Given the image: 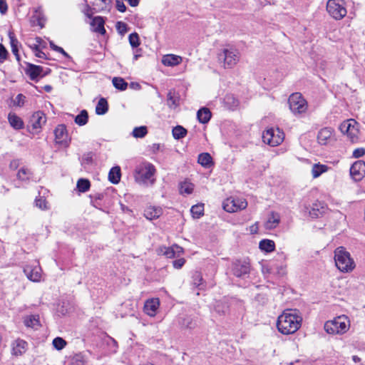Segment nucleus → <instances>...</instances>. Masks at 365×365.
Returning <instances> with one entry per match:
<instances>
[{"instance_id":"423d86ee","label":"nucleus","mask_w":365,"mask_h":365,"mask_svg":"<svg viewBox=\"0 0 365 365\" xmlns=\"http://www.w3.org/2000/svg\"><path fill=\"white\" fill-rule=\"evenodd\" d=\"M288 103L289 110L292 113L302 114L307 110V102L301 93H292L288 98Z\"/></svg>"},{"instance_id":"680f3d73","label":"nucleus","mask_w":365,"mask_h":365,"mask_svg":"<svg viewBox=\"0 0 365 365\" xmlns=\"http://www.w3.org/2000/svg\"><path fill=\"white\" fill-rule=\"evenodd\" d=\"M116 8L120 12H125L126 6L124 3L121 1H116Z\"/></svg>"},{"instance_id":"7ed1b4c3","label":"nucleus","mask_w":365,"mask_h":365,"mask_svg":"<svg viewBox=\"0 0 365 365\" xmlns=\"http://www.w3.org/2000/svg\"><path fill=\"white\" fill-rule=\"evenodd\" d=\"M217 58L223 68L232 69L239 63L240 52L233 46H227L220 50Z\"/></svg>"},{"instance_id":"f257e3e1","label":"nucleus","mask_w":365,"mask_h":365,"mask_svg":"<svg viewBox=\"0 0 365 365\" xmlns=\"http://www.w3.org/2000/svg\"><path fill=\"white\" fill-rule=\"evenodd\" d=\"M302 316L296 309H285L277 318V330L284 335L292 334L302 326Z\"/></svg>"},{"instance_id":"a18cd8bd","label":"nucleus","mask_w":365,"mask_h":365,"mask_svg":"<svg viewBox=\"0 0 365 365\" xmlns=\"http://www.w3.org/2000/svg\"><path fill=\"white\" fill-rule=\"evenodd\" d=\"M129 43L133 48H136L140 45L139 36L137 33L134 32L129 35Z\"/></svg>"},{"instance_id":"cd10ccee","label":"nucleus","mask_w":365,"mask_h":365,"mask_svg":"<svg viewBox=\"0 0 365 365\" xmlns=\"http://www.w3.org/2000/svg\"><path fill=\"white\" fill-rule=\"evenodd\" d=\"M224 106L229 110L234 111L238 107L239 101L232 94H227L224 98Z\"/></svg>"},{"instance_id":"bf43d9fd","label":"nucleus","mask_w":365,"mask_h":365,"mask_svg":"<svg viewBox=\"0 0 365 365\" xmlns=\"http://www.w3.org/2000/svg\"><path fill=\"white\" fill-rule=\"evenodd\" d=\"M8 11V4L6 0H0V13L5 14Z\"/></svg>"},{"instance_id":"603ef678","label":"nucleus","mask_w":365,"mask_h":365,"mask_svg":"<svg viewBox=\"0 0 365 365\" xmlns=\"http://www.w3.org/2000/svg\"><path fill=\"white\" fill-rule=\"evenodd\" d=\"M86 361L84 357L81 354H76L73 358V364L74 365H83Z\"/></svg>"},{"instance_id":"4c0bfd02","label":"nucleus","mask_w":365,"mask_h":365,"mask_svg":"<svg viewBox=\"0 0 365 365\" xmlns=\"http://www.w3.org/2000/svg\"><path fill=\"white\" fill-rule=\"evenodd\" d=\"M173 135L175 139L179 140L184 138L187 134V130L181 125H177L173 129Z\"/></svg>"},{"instance_id":"9d476101","label":"nucleus","mask_w":365,"mask_h":365,"mask_svg":"<svg viewBox=\"0 0 365 365\" xmlns=\"http://www.w3.org/2000/svg\"><path fill=\"white\" fill-rule=\"evenodd\" d=\"M247 206V202L244 198L230 197L222 202L223 209L227 212H235L245 210Z\"/></svg>"},{"instance_id":"6ab92c4d","label":"nucleus","mask_w":365,"mask_h":365,"mask_svg":"<svg viewBox=\"0 0 365 365\" xmlns=\"http://www.w3.org/2000/svg\"><path fill=\"white\" fill-rule=\"evenodd\" d=\"M45 122L46 118L41 115H30L27 127L29 130H32L33 132L36 133L41 128L42 123Z\"/></svg>"},{"instance_id":"49530a36","label":"nucleus","mask_w":365,"mask_h":365,"mask_svg":"<svg viewBox=\"0 0 365 365\" xmlns=\"http://www.w3.org/2000/svg\"><path fill=\"white\" fill-rule=\"evenodd\" d=\"M53 345L57 350H61L66 346V341L61 337H56L53 340Z\"/></svg>"},{"instance_id":"39448f33","label":"nucleus","mask_w":365,"mask_h":365,"mask_svg":"<svg viewBox=\"0 0 365 365\" xmlns=\"http://www.w3.org/2000/svg\"><path fill=\"white\" fill-rule=\"evenodd\" d=\"M334 262L337 269L344 273L351 272L355 268V262L350 253L343 247L334 250Z\"/></svg>"},{"instance_id":"a211bd4d","label":"nucleus","mask_w":365,"mask_h":365,"mask_svg":"<svg viewBox=\"0 0 365 365\" xmlns=\"http://www.w3.org/2000/svg\"><path fill=\"white\" fill-rule=\"evenodd\" d=\"M178 324L182 329H193L197 327L196 318L191 315H183L178 318Z\"/></svg>"},{"instance_id":"69168bd1","label":"nucleus","mask_w":365,"mask_h":365,"mask_svg":"<svg viewBox=\"0 0 365 365\" xmlns=\"http://www.w3.org/2000/svg\"><path fill=\"white\" fill-rule=\"evenodd\" d=\"M34 54L38 58H46V54L40 49L37 50V51H36Z\"/></svg>"},{"instance_id":"4468645a","label":"nucleus","mask_w":365,"mask_h":365,"mask_svg":"<svg viewBox=\"0 0 365 365\" xmlns=\"http://www.w3.org/2000/svg\"><path fill=\"white\" fill-rule=\"evenodd\" d=\"M24 272L27 278L34 282H39L41 279V268L39 265H26Z\"/></svg>"},{"instance_id":"8fccbe9b","label":"nucleus","mask_w":365,"mask_h":365,"mask_svg":"<svg viewBox=\"0 0 365 365\" xmlns=\"http://www.w3.org/2000/svg\"><path fill=\"white\" fill-rule=\"evenodd\" d=\"M88 115H76L74 121L79 125H84L88 123Z\"/></svg>"},{"instance_id":"338daca9","label":"nucleus","mask_w":365,"mask_h":365,"mask_svg":"<svg viewBox=\"0 0 365 365\" xmlns=\"http://www.w3.org/2000/svg\"><path fill=\"white\" fill-rule=\"evenodd\" d=\"M19 163L18 160H12L10 163V168L12 169H16L19 166Z\"/></svg>"},{"instance_id":"a19ab883","label":"nucleus","mask_w":365,"mask_h":365,"mask_svg":"<svg viewBox=\"0 0 365 365\" xmlns=\"http://www.w3.org/2000/svg\"><path fill=\"white\" fill-rule=\"evenodd\" d=\"M108 111V103L106 99L101 98L99 100L96 107V114H104Z\"/></svg>"},{"instance_id":"e433bc0d","label":"nucleus","mask_w":365,"mask_h":365,"mask_svg":"<svg viewBox=\"0 0 365 365\" xmlns=\"http://www.w3.org/2000/svg\"><path fill=\"white\" fill-rule=\"evenodd\" d=\"M24 324L28 327L36 328L39 325L38 316H28L24 319Z\"/></svg>"},{"instance_id":"2f4dec72","label":"nucleus","mask_w":365,"mask_h":365,"mask_svg":"<svg viewBox=\"0 0 365 365\" xmlns=\"http://www.w3.org/2000/svg\"><path fill=\"white\" fill-rule=\"evenodd\" d=\"M324 207L319 204H314L309 210V215L312 218H318L324 212Z\"/></svg>"},{"instance_id":"ea45409f","label":"nucleus","mask_w":365,"mask_h":365,"mask_svg":"<svg viewBox=\"0 0 365 365\" xmlns=\"http://www.w3.org/2000/svg\"><path fill=\"white\" fill-rule=\"evenodd\" d=\"M110 4V0H95L93 6L98 11L106 10Z\"/></svg>"},{"instance_id":"58836bf2","label":"nucleus","mask_w":365,"mask_h":365,"mask_svg":"<svg viewBox=\"0 0 365 365\" xmlns=\"http://www.w3.org/2000/svg\"><path fill=\"white\" fill-rule=\"evenodd\" d=\"M112 82L114 87L120 91H125L128 87V83L120 77L113 78Z\"/></svg>"},{"instance_id":"9b49d317","label":"nucleus","mask_w":365,"mask_h":365,"mask_svg":"<svg viewBox=\"0 0 365 365\" xmlns=\"http://www.w3.org/2000/svg\"><path fill=\"white\" fill-rule=\"evenodd\" d=\"M336 141V135L331 128H322L317 134V142L321 145L331 146Z\"/></svg>"},{"instance_id":"7c9ffc66","label":"nucleus","mask_w":365,"mask_h":365,"mask_svg":"<svg viewBox=\"0 0 365 365\" xmlns=\"http://www.w3.org/2000/svg\"><path fill=\"white\" fill-rule=\"evenodd\" d=\"M9 37L10 39V44L11 48L12 53L15 55L16 59L19 61V41L15 38L14 34L11 32L9 34Z\"/></svg>"},{"instance_id":"ddd939ff","label":"nucleus","mask_w":365,"mask_h":365,"mask_svg":"<svg viewBox=\"0 0 365 365\" xmlns=\"http://www.w3.org/2000/svg\"><path fill=\"white\" fill-rule=\"evenodd\" d=\"M350 175L355 181L361 180L365 175V162L357 160L350 168Z\"/></svg>"},{"instance_id":"2eb2a0df","label":"nucleus","mask_w":365,"mask_h":365,"mask_svg":"<svg viewBox=\"0 0 365 365\" xmlns=\"http://www.w3.org/2000/svg\"><path fill=\"white\" fill-rule=\"evenodd\" d=\"M250 262L247 259L237 260L233 264L232 272L237 277L247 274L250 272Z\"/></svg>"},{"instance_id":"79ce46f5","label":"nucleus","mask_w":365,"mask_h":365,"mask_svg":"<svg viewBox=\"0 0 365 365\" xmlns=\"http://www.w3.org/2000/svg\"><path fill=\"white\" fill-rule=\"evenodd\" d=\"M91 184L87 179H79L77 182V188L81 192L88 191L90 188Z\"/></svg>"},{"instance_id":"20e7f679","label":"nucleus","mask_w":365,"mask_h":365,"mask_svg":"<svg viewBox=\"0 0 365 365\" xmlns=\"http://www.w3.org/2000/svg\"><path fill=\"white\" fill-rule=\"evenodd\" d=\"M351 326L349 317L344 314L336 317L332 320L327 321L324 326V330L329 334L342 335L346 333Z\"/></svg>"},{"instance_id":"052dcab7","label":"nucleus","mask_w":365,"mask_h":365,"mask_svg":"<svg viewBox=\"0 0 365 365\" xmlns=\"http://www.w3.org/2000/svg\"><path fill=\"white\" fill-rule=\"evenodd\" d=\"M212 115H197V120L203 124L208 123L210 120Z\"/></svg>"},{"instance_id":"f3484780","label":"nucleus","mask_w":365,"mask_h":365,"mask_svg":"<svg viewBox=\"0 0 365 365\" xmlns=\"http://www.w3.org/2000/svg\"><path fill=\"white\" fill-rule=\"evenodd\" d=\"M160 307V300L158 298H151L145 301L143 311L150 316L155 317Z\"/></svg>"},{"instance_id":"864d4df0","label":"nucleus","mask_w":365,"mask_h":365,"mask_svg":"<svg viewBox=\"0 0 365 365\" xmlns=\"http://www.w3.org/2000/svg\"><path fill=\"white\" fill-rule=\"evenodd\" d=\"M365 155V148H356L352 153V156L354 158H359Z\"/></svg>"},{"instance_id":"dca6fc26","label":"nucleus","mask_w":365,"mask_h":365,"mask_svg":"<svg viewBox=\"0 0 365 365\" xmlns=\"http://www.w3.org/2000/svg\"><path fill=\"white\" fill-rule=\"evenodd\" d=\"M27 349V342L21 339H17L11 344V354L15 356H21L26 351Z\"/></svg>"},{"instance_id":"f704fd0d","label":"nucleus","mask_w":365,"mask_h":365,"mask_svg":"<svg viewBox=\"0 0 365 365\" xmlns=\"http://www.w3.org/2000/svg\"><path fill=\"white\" fill-rule=\"evenodd\" d=\"M194 185L190 182L185 181L180 185V192L181 195H190L192 192Z\"/></svg>"},{"instance_id":"37998d69","label":"nucleus","mask_w":365,"mask_h":365,"mask_svg":"<svg viewBox=\"0 0 365 365\" xmlns=\"http://www.w3.org/2000/svg\"><path fill=\"white\" fill-rule=\"evenodd\" d=\"M148 133L147 127L146 126H140V127H135L133 132L132 135L134 138H143Z\"/></svg>"},{"instance_id":"6e6552de","label":"nucleus","mask_w":365,"mask_h":365,"mask_svg":"<svg viewBox=\"0 0 365 365\" xmlns=\"http://www.w3.org/2000/svg\"><path fill=\"white\" fill-rule=\"evenodd\" d=\"M327 10L329 15L336 20L343 19L347 13L344 0H329Z\"/></svg>"},{"instance_id":"774afa93","label":"nucleus","mask_w":365,"mask_h":365,"mask_svg":"<svg viewBox=\"0 0 365 365\" xmlns=\"http://www.w3.org/2000/svg\"><path fill=\"white\" fill-rule=\"evenodd\" d=\"M29 46L30 48L34 51V52L35 53L36 51H37V50H39V46L38 44H36V43H30L29 44Z\"/></svg>"},{"instance_id":"4be33fe9","label":"nucleus","mask_w":365,"mask_h":365,"mask_svg":"<svg viewBox=\"0 0 365 365\" xmlns=\"http://www.w3.org/2000/svg\"><path fill=\"white\" fill-rule=\"evenodd\" d=\"M161 251L163 252V255L166 256L168 258H174L179 257L184 252L183 248L177 245H174L169 247H163V249H161Z\"/></svg>"},{"instance_id":"3c124183","label":"nucleus","mask_w":365,"mask_h":365,"mask_svg":"<svg viewBox=\"0 0 365 365\" xmlns=\"http://www.w3.org/2000/svg\"><path fill=\"white\" fill-rule=\"evenodd\" d=\"M116 29L119 34L121 35L125 34L128 31V28L126 24L118 21L116 24Z\"/></svg>"},{"instance_id":"5fc2aeb1","label":"nucleus","mask_w":365,"mask_h":365,"mask_svg":"<svg viewBox=\"0 0 365 365\" xmlns=\"http://www.w3.org/2000/svg\"><path fill=\"white\" fill-rule=\"evenodd\" d=\"M50 46L53 50L62 53L66 57H68V53L63 50V48L55 45L52 41L50 42Z\"/></svg>"},{"instance_id":"0eeeda50","label":"nucleus","mask_w":365,"mask_h":365,"mask_svg":"<svg viewBox=\"0 0 365 365\" xmlns=\"http://www.w3.org/2000/svg\"><path fill=\"white\" fill-rule=\"evenodd\" d=\"M284 139V133L278 128H269L265 130L262 134V140L264 143L270 146H277L281 144Z\"/></svg>"},{"instance_id":"c03bdc74","label":"nucleus","mask_w":365,"mask_h":365,"mask_svg":"<svg viewBox=\"0 0 365 365\" xmlns=\"http://www.w3.org/2000/svg\"><path fill=\"white\" fill-rule=\"evenodd\" d=\"M31 175V171L26 168H21L17 173L18 179L22 181L28 180L30 178Z\"/></svg>"},{"instance_id":"b1692460","label":"nucleus","mask_w":365,"mask_h":365,"mask_svg":"<svg viewBox=\"0 0 365 365\" xmlns=\"http://www.w3.org/2000/svg\"><path fill=\"white\" fill-rule=\"evenodd\" d=\"M180 97L178 92L173 89L167 95V104L171 108H175L180 105Z\"/></svg>"},{"instance_id":"bb28decb","label":"nucleus","mask_w":365,"mask_h":365,"mask_svg":"<svg viewBox=\"0 0 365 365\" xmlns=\"http://www.w3.org/2000/svg\"><path fill=\"white\" fill-rule=\"evenodd\" d=\"M42 72L43 68L41 66L33 64H29L26 71L27 75L31 80H36L38 77L43 76Z\"/></svg>"},{"instance_id":"09e8293b","label":"nucleus","mask_w":365,"mask_h":365,"mask_svg":"<svg viewBox=\"0 0 365 365\" xmlns=\"http://www.w3.org/2000/svg\"><path fill=\"white\" fill-rule=\"evenodd\" d=\"M202 277L200 272H195L192 275V283L195 286L199 287L202 284Z\"/></svg>"},{"instance_id":"a878e982","label":"nucleus","mask_w":365,"mask_h":365,"mask_svg":"<svg viewBox=\"0 0 365 365\" xmlns=\"http://www.w3.org/2000/svg\"><path fill=\"white\" fill-rule=\"evenodd\" d=\"M104 24L105 21L102 17L96 16L93 19L91 25L92 26V29L93 31L99 33L101 34H104L106 33Z\"/></svg>"},{"instance_id":"e2e57ef3","label":"nucleus","mask_w":365,"mask_h":365,"mask_svg":"<svg viewBox=\"0 0 365 365\" xmlns=\"http://www.w3.org/2000/svg\"><path fill=\"white\" fill-rule=\"evenodd\" d=\"M258 229H259L258 222H256L250 227V232L252 234H255L258 232Z\"/></svg>"},{"instance_id":"473e14b6","label":"nucleus","mask_w":365,"mask_h":365,"mask_svg":"<svg viewBox=\"0 0 365 365\" xmlns=\"http://www.w3.org/2000/svg\"><path fill=\"white\" fill-rule=\"evenodd\" d=\"M190 212L193 218H200L204 214V205L197 204L193 205L190 209Z\"/></svg>"},{"instance_id":"1a4fd4ad","label":"nucleus","mask_w":365,"mask_h":365,"mask_svg":"<svg viewBox=\"0 0 365 365\" xmlns=\"http://www.w3.org/2000/svg\"><path fill=\"white\" fill-rule=\"evenodd\" d=\"M339 130L343 134H346L351 142H355L359 138L358 123L354 119H348L339 125Z\"/></svg>"},{"instance_id":"6e6d98bb","label":"nucleus","mask_w":365,"mask_h":365,"mask_svg":"<svg viewBox=\"0 0 365 365\" xmlns=\"http://www.w3.org/2000/svg\"><path fill=\"white\" fill-rule=\"evenodd\" d=\"M24 100H25V96L22 94H19L16 96V97L14 100V103L15 105H16L18 106H21L24 105Z\"/></svg>"},{"instance_id":"f8f14e48","label":"nucleus","mask_w":365,"mask_h":365,"mask_svg":"<svg viewBox=\"0 0 365 365\" xmlns=\"http://www.w3.org/2000/svg\"><path fill=\"white\" fill-rule=\"evenodd\" d=\"M54 135L56 144L63 148L69 145L70 139L65 125H58L54 130Z\"/></svg>"},{"instance_id":"c756f323","label":"nucleus","mask_w":365,"mask_h":365,"mask_svg":"<svg viewBox=\"0 0 365 365\" xmlns=\"http://www.w3.org/2000/svg\"><path fill=\"white\" fill-rule=\"evenodd\" d=\"M259 247L261 250L266 252H273L275 249V244L273 240H262L259 242Z\"/></svg>"},{"instance_id":"c85d7f7f","label":"nucleus","mask_w":365,"mask_h":365,"mask_svg":"<svg viewBox=\"0 0 365 365\" xmlns=\"http://www.w3.org/2000/svg\"><path fill=\"white\" fill-rule=\"evenodd\" d=\"M120 167L115 166L110 169L108 173V179L112 183L117 184L120 180Z\"/></svg>"},{"instance_id":"aec40b11","label":"nucleus","mask_w":365,"mask_h":365,"mask_svg":"<svg viewBox=\"0 0 365 365\" xmlns=\"http://www.w3.org/2000/svg\"><path fill=\"white\" fill-rule=\"evenodd\" d=\"M162 63L165 66H175L180 64L182 57L175 54H166L162 57Z\"/></svg>"},{"instance_id":"13d9d810","label":"nucleus","mask_w":365,"mask_h":365,"mask_svg":"<svg viewBox=\"0 0 365 365\" xmlns=\"http://www.w3.org/2000/svg\"><path fill=\"white\" fill-rule=\"evenodd\" d=\"M8 52L3 44L0 43V61H4L7 57Z\"/></svg>"},{"instance_id":"72a5a7b5","label":"nucleus","mask_w":365,"mask_h":365,"mask_svg":"<svg viewBox=\"0 0 365 365\" xmlns=\"http://www.w3.org/2000/svg\"><path fill=\"white\" fill-rule=\"evenodd\" d=\"M10 125L15 129H20L24 125V122L19 115H8Z\"/></svg>"},{"instance_id":"412c9836","label":"nucleus","mask_w":365,"mask_h":365,"mask_svg":"<svg viewBox=\"0 0 365 365\" xmlns=\"http://www.w3.org/2000/svg\"><path fill=\"white\" fill-rule=\"evenodd\" d=\"M163 214V209L160 207L148 206L144 210V216L149 220L158 219Z\"/></svg>"},{"instance_id":"de8ad7c7","label":"nucleus","mask_w":365,"mask_h":365,"mask_svg":"<svg viewBox=\"0 0 365 365\" xmlns=\"http://www.w3.org/2000/svg\"><path fill=\"white\" fill-rule=\"evenodd\" d=\"M36 205L41 210L48 209L47 201L42 197L36 199Z\"/></svg>"},{"instance_id":"c9c22d12","label":"nucleus","mask_w":365,"mask_h":365,"mask_svg":"<svg viewBox=\"0 0 365 365\" xmlns=\"http://www.w3.org/2000/svg\"><path fill=\"white\" fill-rule=\"evenodd\" d=\"M198 163L204 167H209L212 163V158L207 153H201L198 156Z\"/></svg>"},{"instance_id":"4d7b16f0","label":"nucleus","mask_w":365,"mask_h":365,"mask_svg":"<svg viewBox=\"0 0 365 365\" xmlns=\"http://www.w3.org/2000/svg\"><path fill=\"white\" fill-rule=\"evenodd\" d=\"M185 263V259L184 258H180L175 259L173 262V267L175 269H180Z\"/></svg>"},{"instance_id":"f03ea898","label":"nucleus","mask_w":365,"mask_h":365,"mask_svg":"<svg viewBox=\"0 0 365 365\" xmlns=\"http://www.w3.org/2000/svg\"><path fill=\"white\" fill-rule=\"evenodd\" d=\"M156 172L155 166L153 164L143 161L136 165L133 177L138 184L149 187L153 185L156 181Z\"/></svg>"},{"instance_id":"393cba45","label":"nucleus","mask_w":365,"mask_h":365,"mask_svg":"<svg viewBox=\"0 0 365 365\" xmlns=\"http://www.w3.org/2000/svg\"><path fill=\"white\" fill-rule=\"evenodd\" d=\"M330 168L324 164L320 163H314L312 166L311 174L313 178H317L322 174L328 172Z\"/></svg>"},{"instance_id":"5701e85b","label":"nucleus","mask_w":365,"mask_h":365,"mask_svg":"<svg viewBox=\"0 0 365 365\" xmlns=\"http://www.w3.org/2000/svg\"><path fill=\"white\" fill-rule=\"evenodd\" d=\"M280 222V215L279 213L272 212L267 217V220L264 223V227L267 230H272L276 228Z\"/></svg>"},{"instance_id":"0e129e2a","label":"nucleus","mask_w":365,"mask_h":365,"mask_svg":"<svg viewBox=\"0 0 365 365\" xmlns=\"http://www.w3.org/2000/svg\"><path fill=\"white\" fill-rule=\"evenodd\" d=\"M197 115H200V114H211V112L210 110H209V108H206V107H203L200 109H199L197 112Z\"/></svg>"}]
</instances>
